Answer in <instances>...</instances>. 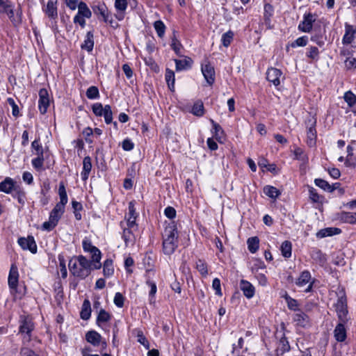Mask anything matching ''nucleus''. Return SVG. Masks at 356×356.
<instances>
[{
  "instance_id": "obj_44",
  "label": "nucleus",
  "mask_w": 356,
  "mask_h": 356,
  "mask_svg": "<svg viewBox=\"0 0 356 356\" xmlns=\"http://www.w3.org/2000/svg\"><path fill=\"white\" fill-rule=\"evenodd\" d=\"M343 99L350 108L353 109L355 107L356 104V96L350 90L344 93Z\"/></svg>"
},
{
  "instance_id": "obj_54",
  "label": "nucleus",
  "mask_w": 356,
  "mask_h": 356,
  "mask_svg": "<svg viewBox=\"0 0 356 356\" xmlns=\"http://www.w3.org/2000/svg\"><path fill=\"white\" fill-rule=\"evenodd\" d=\"M196 268L202 276H207L208 274L207 265L202 259L196 262Z\"/></svg>"
},
{
  "instance_id": "obj_19",
  "label": "nucleus",
  "mask_w": 356,
  "mask_h": 356,
  "mask_svg": "<svg viewBox=\"0 0 356 356\" xmlns=\"http://www.w3.org/2000/svg\"><path fill=\"white\" fill-rule=\"evenodd\" d=\"M346 323H339L334 330V337L338 342H343L346 339Z\"/></svg>"
},
{
  "instance_id": "obj_37",
  "label": "nucleus",
  "mask_w": 356,
  "mask_h": 356,
  "mask_svg": "<svg viewBox=\"0 0 356 356\" xmlns=\"http://www.w3.org/2000/svg\"><path fill=\"white\" fill-rule=\"evenodd\" d=\"M263 191L266 195L273 200L277 198L281 194L277 188L269 185L264 186Z\"/></svg>"
},
{
  "instance_id": "obj_12",
  "label": "nucleus",
  "mask_w": 356,
  "mask_h": 356,
  "mask_svg": "<svg viewBox=\"0 0 356 356\" xmlns=\"http://www.w3.org/2000/svg\"><path fill=\"white\" fill-rule=\"evenodd\" d=\"M86 341L94 346H102V349L106 348V342L102 341V336L96 331H88L86 334Z\"/></svg>"
},
{
  "instance_id": "obj_51",
  "label": "nucleus",
  "mask_w": 356,
  "mask_h": 356,
  "mask_svg": "<svg viewBox=\"0 0 356 356\" xmlns=\"http://www.w3.org/2000/svg\"><path fill=\"white\" fill-rule=\"evenodd\" d=\"M10 19V21L15 24H17L20 22L21 19L20 17L17 15V16H15V13L13 6L10 4L9 8H7V10L6 12Z\"/></svg>"
},
{
  "instance_id": "obj_24",
  "label": "nucleus",
  "mask_w": 356,
  "mask_h": 356,
  "mask_svg": "<svg viewBox=\"0 0 356 356\" xmlns=\"http://www.w3.org/2000/svg\"><path fill=\"white\" fill-rule=\"evenodd\" d=\"M112 315L104 309H100L98 312L96 323L99 327H102L103 325L111 320Z\"/></svg>"
},
{
  "instance_id": "obj_50",
  "label": "nucleus",
  "mask_w": 356,
  "mask_h": 356,
  "mask_svg": "<svg viewBox=\"0 0 356 356\" xmlns=\"http://www.w3.org/2000/svg\"><path fill=\"white\" fill-rule=\"evenodd\" d=\"M192 113L196 116L200 117L204 114V105L202 102H197L194 104L192 108Z\"/></svg>"
},
{
  "instance_id": "obj_56",
  "label": "nucleus",
  "mask_w": 356,
  "mask_h": 356,
  "mask_svg": "<svg viewBox=\"0 0 356 356\" xmlns=\"http://www.w3.org/2000/svg\"><path fill=\"white\" fill-rule=\"evenodd\" d=\"M285 300L287 302V306L289 307V309L291 310H293L295 311L296 312L298 311V310H300L298 309V302L296 300L291 298L290 296H286L285 297Z\"/></svg>"
},
{
  "instance_id": "obj_46",
  "label": "nucleus",
  "mask_w": 356,
  "mask_h": 356,
  "mask_svg": "<svg viewBox=\"0 0 356 356\" xmlns=\"http://www.w3.org/2000/svg\"><path fill=\"white\" fill-rule=\"evenodd\" d=\"M314 183L317 186L324 191L329 192H332L334 191V188L327 181L323 179H315Z\"/></svg>"
},
{
  "instance_id": "obj_2",
  "label": "nucleus",
  "mask_w": 356,
  "mask_h": 356,
  "mask_svg": "<svg viewBox=\"0 0 356 356\" xmlns=\"http://www.w3.org/2000/svg\"><path fill=\"white\" fill-rule=\"evenodd\" d=\"M57 2V0H48L47 5L42 8L45 15L51 20L50 27L54 33L58 32Z\"/></svg>"
},
{
  "instance_id": "obj_38",
  "label": "nucleus",
  "mask_w": 356,
  "mask_h": 356,
  "mask_svg": "<svg viewBox=\"0 0 356 356\" xmlns=\"http://www.w3.org/2000/svg\"><path fill=\"white\" fill-rule=\"evenodd\" d=\"M165 79L166 83L168 84V88L171 91H174L175 90V76L174 72L172 70L166 69Z\"/></svg>"
},
{
  "instance_id": "obj_21",
  "label": "nucleus",
  "mask_w": 356,
  "mask_h": 356,
  "mask_svg": "<svg viewBox=\"0 0 356 356\" xmlns=\"http://www.w3.org/2000/svg\"><path fill=\"white\" fill-rule=\"evenodd\" d=\"M19 273L17 266L12 265L8 275V286L10 289H16L18 284Z\"/></svg>"
},
{
  "instance_id": "obj_60",
  "label": "nucleus",
  "mask_w": 356,
  "mask_h": 356,
  "mask_svg": "<svg viewBox=\"0 0 356 356\" xmlns=\"http://www.w3.org/2000/svg\"><path fill=\"white\" fill-rule=\"evenodd\" d=\"M136 218L128 217L126 221H123L125 224V228L129 229L138 230V225L136 222Z\"/></svg>"
},
{
  "instance_id": "obj_29",
  "label": "nucleus",
  "mask_w": 356,
  "mask_h": 356,
  "mask_svg": "<svg viewBox=\"0 0 356 356\" xmlns=\"http://www.w3.org/2000/svg\"><path fill=\"white\" fill-rule=\"evenodd\" d=\"M15 187V181L10 177H6L3 181L0 182V192L9 194L12 192Z\"/></svg>"
},
{
  "instance_id": "obj_3",
  "label": "nucleus",
  "mask_w": 356,
  "mask_h": 356,
  "mask_svg": "<svg viewBox=\"0 0 356 356\" xmlns=\"http://www.w3.org/2000/svg\"><path fill=\"white\" fill-rule=\"evenodd\" d=\"M339 323H347L350 317L347 307V299L344 294L338 298L337 302L334 305Z\"/></svg>"
},
{
  "instance_id": "obj_40",
  "label": "nucleus",
  "mask_w": 356,
  "mask_h": 356,
  "mask_svg": "<svg viewBox=\"0 0 356 356\" xmlns=\"http://www.w3.org/2000/svg\"><path fill=\"white\" fill-rule=\"evenodd\" d=\"M78 13L77 14L85 17L86 18H90L92 16V13L90 10L88 8V6L86 3L81 1L77 3Z\"/></svg>"
},
{
  "instance_id": "obj_5",
  "label": "nucleus",
  "mask_w": 356,
  "mask_h": 356,
  "mask_svg": "<svg viewBox=\"0 0 356 356\" xmlns=\"http://www.w3.org/2000/svg\"><path fill=\"white\" fill-rule=\"evenodd\" d=\"M296 284L300 288L304 287L308 284L304 291L306 293L310 292L313 287V282L312 281L310 272L307 270L302 271L296 280Z\"/></svg>"
},
{
  "instance_id": "obj_48",
  "label": "nucleus",
  "mask_w": 356,
  "mask_h": 356,
  "mask_svg": "<svg viewBox=\"0 0 356 356\" xmlns=\"http://www.w3.org/2000/svg\"><path fill=\"white\" fill-rule=\"evenodd\" d=\"M72 208L74 209V213L75 218L77 220H80L82 218L81 214L80 213V211L83 209L82 204L79 202L73 200L72 202Z\"/></svg>"
},
{
  "instance_id": "obj_53",
  "label": "nucleus",
  "mask_w": 356,
  "mask_h": 356,
  "mask_svg": "<svg viewBox=\"0 0 356 356\" xmlns=\"http://www.w3.org/2000/svg\"><path fill=\"white\" fill-rule=\"evenodd\" d=\"M104 118L105 122L107 124H109L112 122L113 120V113L111 111V107L110 105L107 104L104 106V111L102 115Z\"/></svg>"
},
{
  "instance_id": "obj_35",
  "label": "nucleus",
  "mask_w": 356,
  "mask_h": 356,
  "mask_svg": "<svg viewBox=\"0 0 356 356\" xmlns=\"http://www.w3.org/2000/svg\"><path fill=\"white\" fill-rule=\"evenodd\" d=\"M170 47L177 56H181L183 45L181 44L180 41L177 38L175 31H173V35L171 37Z\"/></svg>"
},
{
  "instance_id": "obj_55",
  "label": "nucleus",
  "mask_w": 356,
  "mask_h": 356,
  "mask_svg": "<svg viewBox=\"0 0 356 356\" xmlns=\"http://www.w3.org/2000/svg\"><path fill=\"white\" fill-rule=\"evenodd\" d=\"M278 349L282 353L288 352L290 350L289 343L285 337H282L279 342Z\"/></svg>"
},
{
  "instance_id": "obj_7",
  "label": "nucleus",
  "mask_w": 356,
  "mask_h": 356,
  "mask_svg": "<svg viewBox=\"0 0 356 356\" xmlns=\"http://www.w3.org/2000/svg\"><path fill=\"white\" fill-rule=\"evenodd\" d=\"M18 244L24 250H29L31 253L37 252V245L34 237L29 236L28 237H20L18 238Z\"/></svg>"
},
{
  "instance_id": "obj_6",
  "label": "nucleus",
  "mask_w": 356,
  "mask_h": 356,
  "mask_svg": "<svg viewBox=\"0 0 356 356\" xmlns=\"http://www.w3.org/2000/svg\"><path fill=\"white\" fill-rule=\"evenodd\" d=\"M316 17L315 15L311 13H305L303 15L302 20L298 25V30L304 33H309L313 26V23L316 21Z\"/></svg>"
},
{
  "instance_id": "obj_57",
  "label": "nucleus",
  "mask_w": 356,
  "mask_h": 356,
  "mask_svg": "<svg viewBox=\"0 0 356 356\" xmlns=\"http://www.w3.org/2000/svg\"><path fill=\"white\" fill-rule=\"evenodd\" d=\"M319 55L318 49L316 47H310L307 49V56L312 60H318Z\"/></svg>"
},
{
  "instance_id": "obj_8",
  "label": "nucleus",
  "mask_w": 356,
  "mask_h": 356,
  "mask_svg": "<svg viewBox=\"0 0 356 356\" xmlns=\"http://www.w3.org/2000/svg\"><path fill=\"white\" fill-rule=\"evenodd\" d=\"M50 99L49 95L46 88H42L39 91L38 108L41 114L44 115L47 113L49 106Z\"/></svg>"
},
{
  "instance_id": "obj_49",
  "label": "nucleus",
  "mask_w": 356,
  "mask_h": 356,
  "mask_svg": "<svg viewBox=\"0 0 356 356\" xmlns=\"http://www.w3.org/2000/svg\"><path fill=\"white\" fill-rule=\"evenodd\" d=\"M86 97L90 99H95L99 97V92L97 87L90 86L86 90Z\"/></svg>"
},
{
  "instance_id": "obj_31",
  "label": "nucleus",
  "mask_w": 356,
  "mask_h": 356,
  "mask_svg": "<svg viewBox=\"0 0 356 356\" xmlns=\"http://www.w3.org/2000/svg\"><path fill=\"white\" fill-rule=\"evenodd\" d=\"M341 233V229L337 227H327L319 230L316 233V237L322 238L326 236H331Z\"/></svg>"
},
{
  "instance_id": "obj_32",
  "label": "nucleus",
  "mask_w": 356,
  "mask_h": 356,
  "mask_svg": "<svg viewBox=\"0 0 356 356\" xmlns=\"http://www.w3.org/2000/svg\"><path fill=\"white\" fill-rule=\"evenodd\" d=\"M91 316V304L89 300L85 299L80 312V316L83 320H88Z\"/></svg>"
},
{
  "instance_id": "obj_59",
  "label": "nucleus",
  "mask_w": 356,
  "mask_h": 356,
  "mask_svg": "<svg viewBox=\"0 0 356 356\" xmlns=\"http://www.w3.org/2000/svg\"><path fill=\"white\" fill-rule=\"evenodd\" d=\"M59 266L62 277L65 278L67 275V270L65 266V261L62 255H58Z\"/></svg>"
},
{
  "instance_id": "obj_11",
  "label": "nucleus",
  "mask_w": 356,
  "mask_h": 356,
  "mask_svg": "<svg viewBox=\"0 0 356 356\" xmlns=\"http://www.w3.org/2000/svg\"><path fill=\"white\" fill-rule=\"evenodd\" d=\"M315 126L316 120L314 119H310L308 120L307 131V143L309 147H313L316 145V130Z\"/></svg>"
},
{
  "instance_id": "obj_47",
  "label": "nucleus",
  "mask_w": 356,
  "mask_h": 356,
  "mask_svg": "<svg viewBox=\"0 0 356 356\" xmlns=\"http://www.w3.org/2000/svg\"><path fill=\"white\" fill-rule=\"evenodd\" d=\"M234 38V33L232 31H228L226 33H223L221 38V41L225 47H227L231 44Z\"/></svg>"
},
{
  "instance_id": "obj_16",
  "label": "nucleus",
  "mask_w": 356,
  "mask_h": 356,
  "mask_svg": "<svg viewBox=\"0 0 356 356\" xmlns=\"http://www.w3.org/2000/svg\"><path fill=\"white\" fill-rule=\"evenodd\" d=\"M240 289L243 291V295L248 298H252L255 293L254 286L248 281L241 280L239 284Z\"/></svg>"
},
{
  "instance_id": "obj_41",
  "label": "nucleus",
  "mask_w": 356,
  "mask_h": 356,
  "mask_svg": "<svg viewBox=\"0 0 356 356\" xmlns=\"http://www.w3.org/2000/svg\"><path fill=\"white\" fill-rule=\"evenodd\" d=\"M292 245L289 241H284L280 247L282 255L285 258H289L291 256Z\"/></svg>"
},
{
  "instance_id": "obj_23",
  "label": "nucleus",
  "mask_w": 356,
  "mask_h": 356,
  "mask_svg": "<svg viewBox=\"0 0 356 356\" xmlns=\"http://www.w3.org/2000/svg\"><path fill=\"white\" fill-rule=\"evenodd\" d=\"M176 71L186 70L191 67L193 60L191 58L185 56L184 59H175Z\"/></svg>"
},
{
  "instance_id": "obj_63",
  "label": "nucleus",
  "mask_w": 356,
  "mask_h": 356,
  "mask_svg": "<svg viewBox=\"0 0 356 356\" xmlns=\"http://www.w3.org/2000/svg\"><path fill=\"white\" fill-rule=\"evenodd\" d=\"M92 110L95 115L102 116L104 111V107H103L101 103H95L92 105Z\"/></svg>"
},
{
  "instance_id": "obj_1",
  "label": "nucleus",
  "mask_w": 356,
  "mask_h": 356,
  "mask_svg": "<svg viewBox=\"0 0 356 356\" xmlns=\"http://www.w3.org/2000/svg\"><path fill=\"white\" fill-rule=\"evenodd\" d=\"M70 273L81 280L88 277L92 270V261L83 255L72 257L68 264Z\"/></svg>"
},
{
  "instance_id": "obj_58",
  "label": "nucleus",
  "mask_w": 356,
  "mask_h": 356,
  "mask_svg": "<svg viewBox=\"0 0 356 356\" xmlns=\"http://www.w3.org/2000/svg\"><path fill=\"white\" fill-rule=\"evenodd\" d=\"M7 102L12 107V114L14 117L17 118L19 115V110L18 106L16 104L15 100L9 97L7 99Z\"/></svg>"
},
{
  "instance_id": "obj_64",
  "label": "nucleus",
  "mask_w": 356,
  "mask_h": 356,
  "mask_svg": "<svg viewBox=\"0 0 356 356\" xmlns=\"http://www.w3.org/2000/svg\"><path fill=\"white\" fill-rule=\"evenodd\" d=\"M83 135L86 141L88 143H92L93 140L91 138V136L93 135V130L90 127H86L83 131Z\"/></svg>"
},
{
  "instance_id": "obj_39",
  "label": "nucleus",
  "mask_w": 356,
  "mask_h": 356,
  "mask_svg": "<svg viewBox=\"0 0 356 356\" xmlns=\"http://www.w3.org/2000/svg\"><path fill=\"white\" fill-rule=\"evenodd\" d=\"M153 26L159 38H163L165 35L166 26L161 20H156L154 22Z\"/></svg>"
},
{
  "instance_id": "obj_14",
  "label": "nucleus",
  "mask_w": 356,
  "mask_h": 356,
  "mask_svg": "<svg viewBox=\"0 0 356 356\" xmlns=\"http://www.w3.org/2000/svg\"><path fill=\"white\" fill-rule=\"evenodd\" d=\"M282 72L280 70L270 67L266 72V79L268 81L271 82L275 86L280 84V78Z\"/></svg>"
},
{
  "instance_id": "obj_33",
  "label": "nucleus",
  "mask_w": 356,
  "mask_h": 356,
  "mask_svg": "<svg viewBox=\"0 0 356 356\" xmlns=\"http://www.w3.org/2000/svg\"><path fill=\"white\" fill-rule=\"evenodd\" d=\"M64 212V207L56 204L54 208L51 210L49 218L58 223Z\"/></svg>"
},
{
  "instance_id": "obj_13",
  "label": "nucleus",
  "mask_w": 356,
  "mask_h": 356,
  "mask_svg": "<svg viewBox=\"0 0 356 356\" xmlns=\"http://www.w3.org/2000/svg\"><path fill=\"white\" fill-rule=\"evenodd\" d=\"M201 70L207 83L210 86L213 85L215 81L214 67L207 62L202 65Z\"/></svg>"
},
{
  "instance_id": "obj_20",
  "label": "nucleus",
  "mask_w": 356,
  "mask_h": 356,
  "mask_svg": "<svg viewBox=\"0 0 356 356\" xmlns=\"http://www.w3.org/2000/svg\"><path fill=\"white\" fill-rule=\"evenodd\" d=\"M293 319L298 326L305 327L309 325V316L301 310H298L294 314Z\"/></svg>"
},
{
  "instance_id": "obj_17",
  "label": "nucleus",
  "mask_w": 356,
  "mask_h": 356,
  "mask_svg": "<svg viewBox=\"0 0 356 356\" xmlns=\"http://www.w3.org/2000/svg\"><path fill=\"white\" fill-rule=\"evenodd\" d=\"M178 246L177 239L163 238V250L164 254L170 255Z\"/></svg>"
},
{
  "instance_id": "obj_25",
  "label": "nucleus",
  "mask_w": 356,
  "mask_h": 356,
  "mask_svg": "<svg viewBox=\"0 0 356 356\" xmlns=\"http://www.w3.org/2000/svg\"><path fill=\"white\" fill-rule=\"evenodd\" d=\"M92 169L91 158L90 156L84 157L83 160V170L81 172V177L83 181L88 179L89 175Z\"/></svg>"
},
{
  "instance_id": "obj_28",
  "label": "nucleus",
  "mask_w": 356,
  "mask_h": 356,
  "mask_svg": "<svg viewBox=\"0 0 356 356\" xmlns=\"http://www.w3.org/2000/svg\"><path fill=\"white\" fill-rule=\"evenodd\" d=\"M127 0H115V8L118 11L117 18L122 20L124 18V13L127 8Z\"/></svg>"
},
{
  "instance_id": "obj_4",
  "label": "nucleus",
  "mask_w": 356,
  "mask_h": 356,
  "mask_svg": "<svg viewBox=\"0 0 356 356\" xmlns=\"http://www.w3.org/2000/svg\"><path fill=\"white\" fill-rule=\"evenodd\" d=\"M34 323L31 317L21 316L19 318V332L24 334V339L30 341L31 332L34 330Z\"/></svg>"
},
{
  "instance_id": "obj_10",
  "label": "nucleus",
  "mask_w": 356,
  "mask_h": 356,
  "mask_svg": "<svg viewBox=\"0 0 356 356\" xmlns=\"http://www.w3.org/2000/svg\"><path fill=\"white\" fill-rule=\"evenodd\" d=\"M83 249L86 252L91 254L92 261H98L99 259L102 258V254L100 250L95 246H94L91 241L88 238H84L82 241Z\"/></svg>"
},
{
  "instance_id": "obj_15",
  "label": "nucleus",
  "mask_w": 356,
  "mask_h": 356,
  "mask_svg": "<svg viewBox=\"0 0 356 356\" xmlns=\"http://www.w3.org/2000/svg\"><path fill=\"white\" fill-rule=\"evenodd\" d=\"M163 238H178L177 225L174 221L169 222L165 227Z\"/></svg>"
},
{
  "instance_id": "obj_43",
  "label": "nucleus",
  "mask_w": 356,
  "mask_h": 356,
  "mask_svg": "<svg viewBox=\"0 0 356 356\" xmlns=\"http://www.w3.org/2000/svg\"><path fill=\"white\" fill-rule=\"evenodd\" d=\"M248 248L251 253H255L259 249V240L258 237H250L247 241Z\"/></svg>"
},
{
  "instance_id": "obj_42",
  "label": "nucleus",
  "mask_w": 356,
  "mask_h": 356,
  "mask_svg": "<svg viewBox=\"0 0 356 356\" xmlns=\"http://www.w3.org/2000/svg\"><path fill=\"white\" fill-rule=\"evenodd\" d=\"M114 273V268L113 265V260L107 259L103 265V273L106 277L111 276Z\"/></svg>"
},
{
  "instance_id": "obj_30",
  "label": "nucleus",
  "mask_w": 356,
  "mask_h": 356,
  "mask_svg": "<svg viewBox=\"0 0 356 356\" xmlns=\"http://www.w3.org/2000/svg\"><path fill=\"white\" fill-rule=\"evenodd\" d=\"M82 49H85L88 52L92 51L94 47V35L92 31H88L86 33L85 40L81 46Z\"/></svg>"
},
{
  "instance_id": "obj_45",
  "label": "nucleus",
  "mask_w": 356,
  "mask_h": 356,
  "mask_svg": "<svg viewBox=\"0 0 356 356\" xmlns=\"http://www.w3.org/2000/svg\"><path fill=\"white\" fill-rule=\"evenodd\" d=\"M273 13V8L269 4L266 3L264 6V18H265V24L268 27H270V17Z\"/></svg>"
},
{
  "instance_id": "obj_18",
  "label": "nucleus",
  "mask_w": 356,
  "mask_h": 356,
  "mask_svg": "<svg viewBox=\"0 0 356 356\" xmlns=\"http://www.w3.org/2000/svg\"><path fill=\"white\" fill-rule=\"evenodd\" d=\"M356 34V29L348 23L345 24V33L342 38V43L343 44H350Z\"/></svg>"
},
{
  "instance_id": "obj_61",
  "label": "nucleus",
  "mask_w": 356,
  "mask_h": 356,
  "mask_svg": "<svg viewBox=\"0 0 356 356\" xmlns=\"http://www.w3.org/2000/svg\"><path fill=\"white\" fill-rule=\"evenodd\" d=\"M124 298L122 294L118 292L115 294L113 302L116 307L121 308L124 306Z\"/></svg>"
},
{
  "instance_id": "obj_22",
  "label": "nucleus",
  "mask_w": 356,
  "mask_h": 356,
  "mask_svg": "<svg viewBox=\"0 0 356 356\" xmlns=\"http://www.w3.org/2000/svg\"><path fill=\"white\" fill-rule=\"evenodd\" d=\"M210 122L212 124L211 131L213 136L219 143H222L225 139V134L222 128L212 119H210Z\"/></svg>"
},
{
  "instance_id": "obj_34",
  "label": "nucleus",
  "mask_w": 356,
  "mask_h": 356,
  "mask_svg": "<svg viewBox=\"0 0 356 356\" xmlns=\"http://www.w3.org/2000/svg\"><path fill=\"white\" fill-rule=\"evenodd\" d=\"M58 195L60 197V202H58L56 204L65 208V205L67 203L68 198L65 190V186L63 182H60L59 184Z\"/></svg>"
},
{
  "instance_id": "obj_26",
  "label": "nucleus",
  "mask_w": 356,
  "mask_h": 356,
  "mask_svg": "<svg viewBox=\"0 0 356 356\" xmlns=\"http://www.w3.org/2000/svg\"><path fill=\"white\" fill-rule=\"evenodd\" d=\"M94 11L97 15H101L105 22L112 23V17L105 4L97 6Z\"/></svg>"
},
{
  "instance_id": "obj_52",
  "label": "nucleus",
  "mask_w": 356,
  "mask_h": 356,
  "mask_svg": "<svg viewBox=\"0 0 356 356\" xmlns=\"http://www.w3.org/2000/svg\"><path fill=\"white\" fill-rule=\"evenodd\" d=\"M308 42V37L306 35L300 37L291 43L290 46L293 48L297 47H305Z\"/></svg>"
},
{
  "instance_id": "obj_9",
  "label": "nucleus",
  "mask_w": 356,
  "mask_h": 356,
  "mask_svg": "<svg viewBox=\"0 0 356 356\" xmlns=\"http://www.w3.org/2000/svg\"><path fill=\"white\" fill-rule=\"evenodd\" d=\"M120 226L122 229V238L124 241L125 246L129 247L130 245H134L136 241L134 232L137 230L125 228V224L123 221L120 222Z\"/></svg>"
},
{
  "instance_id": "obj_27",
  "label": "nucleus",
  "mask_w": 356,
  "mask_h": 356,
  "mask_svg": "<svg viewBox=\"0 0 356 356\" xmlns=\"http://www.w3.org/2000/svg\"><path fill=\"white\" fill-rule=\"evenodd\" d=\"M338 220L343 223L356 224V213L343 211L339 213Z\"/></svg>"
},
{
  "instance_id": "obj_62",
  "label": "nucleus",
  "mask_w": 356,
  "mask_h": 356,
  "mask_svg": "<svg viewBox=\"0 0 356 356\" xmlns=\"http://www.w3.org/2000/svg\"><path fill=\"white\" fill-rule=\"evenodd\" d=\"M44 162L43 155H38V156L32 160L33 166L37 169L40 170L42 168Z\"/></svg>"
},
{
  "instance_id": "obj_36",
  "label": "nucleus",
  "mask_w": 356,
  "mask_h": 356,
  "mask_svg": "<svg viewBox=\"0 0 356 356\" xmlns=\"http://www.w3.org/2000/svg\"><path fill=\"white\" fill-rule=\"evenodd\" d=\"M146 284L150 288V291L149 292V303L150 305H154L156 302L155 295L157 291L156 284L154 282L149 280H147Z\"/></svg>"
}]
</instances>
